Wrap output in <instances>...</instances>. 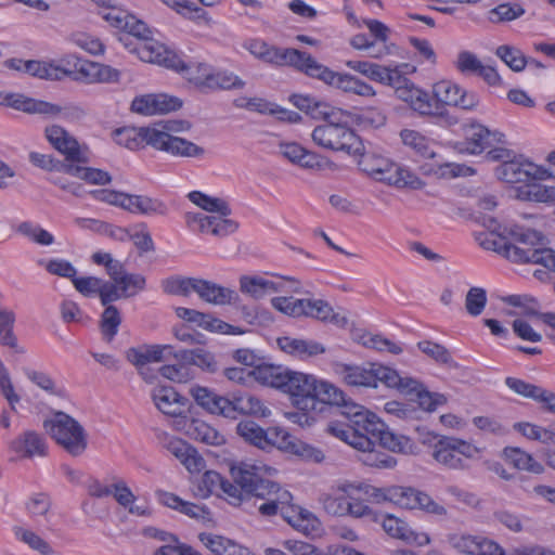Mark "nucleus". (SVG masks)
<instances>
[{
	"label": "nucleus",
	"mask_w": 555,
	"mask_h": 555,
	"mask_svg": "<svg viewBox=\"0 0 555 555\" xmlns=\"http://www.w3.org/2000/svg\"><path fill=\"white\" fill-rule=\"evenodd\" d=\"M338 406L347 423H328L327 431L333 436L361 451L370 450L378 443L392 452L415 453L416 446L411 438L390 431L376 414L364 406L346 399Z\"/></svg>",
	"instance_id": "obj_1"
},
{
	"label": "nucleus",
	"mask_w": 555,
	"mask_h": 555,
	"mask_svg": "<svg viewBox=\"0 0 555 555\" xmlns=\"http://www.w3.org/2000/svg\"><path fill=\"white\" fill-rule=\"evenodd\" d=\"M332 365L334 372L340 376L345 384L353 387L376 388L380 383L410 397L412 401L417 402L420 409L424 412H434L447 402L444 395L430 392L417 379L401 377L396 370L379 363L369 362L357 365L336 361Z\"/></svg>",
	"instance_id": "obj_2"
},
{
	"label": "nucleus",
	"mask_w": 555,
	"mask_h": 555,
	"mask_svg": "<svg viewBox=\"0 0 555 555\" xmlns=\"http://www.w3.org/2000/svg\"><path fill=\"white\" fill-rule=\"evenodd\" d=\"M272 470L274 469L264 464L243 461L230 466V475L247 495L263 501L258 506L262 516L280 514L289 525L297 527L298 521L306 518L304 511L292 503L293 495L288 490L268 478Z\"/></svg>",
	"instance_id": "obj_3"
},
{
	"label": "nucleus",
	"mask_w": 555,
	"mask_h": 555,
	"mask_svg": "<svg viewBox=\"0 0 555 555\" xmlns=\"http://www.w3.org/2000/svg\"><path fill=\"white\" fill-rule=\"evenodd\" d=\"M492 245L512 262L541 264L555 272V251L546 247L545 237L537 230L520 225L504 228Z\"/></svg>",
	"instance_id": "obj_4"
},
{
	"label": "nucleus",
	"mask_w": 555,
	"mask_h": 555,
	"mask_svg": "<svg viewBox=\"0 0 555 555\" xmlns=\"http://www.w3.org/2000/svg\"><path fill=\"white\" fill-rule=\"evenodd\" d=\"M283 391L292 397L294 405L301 411H321L319 404L338 406L345 402V395L340 389L300 372H291Z\"/></svg>",
	"instance_id": "obj_5"
},
{
	"label": "nucleus",
	"mask_w": 555,
	"mask_h": 555,
	"mask_svg": "<svg viewBox=\"0 0 555 555\" xmlns=\"http://www.w3.org/2000/svg\"><path fill=\"white\" fill-rule=\"evenodd\" d=\"M128 22L124 31L141 40L135 51L143 62L155 63L181 73L189 70V66L177 53L150 38L151 30L143 21L130 15Z\"/></svg>",
	"instance_id": "obj_6"
},
{
	"label": "nucleus",
	"mask_w": 555,
	"mask_h": 555,
	"mask_svg": "<svg viewBox=\"0 0 555 555\" xmlns=\"http://www.w3.org/2000/svg\"><path fill=\"white\" fill-rule=\"evenodd\" d=\"M44 430L72 456H80L88 447V434L83 426L63 411H53L43 421Z\"/></svg>",
	"instance_id": "obj_7"
},
{
	"label": "nucleus",
	"mask_w": 555,
	"mask_h": 555,
	"mask_svg": "<svg viewBox=\"0 0 555 555\" xmlns=\"http://www.w3.org/2000/svg\"><path fill=\"white\" fill-rule=\"evenodd\" d=\"M313 142L326 150L357 155L363 150V143L357 133L345 124L328 120L315 127L311 133Z\"/></svg>",
	"instance_id": "obj_8"
},
{
	"label": "nucleus",
	"mask_w": 555,
	"mask_h": 555,
	"mask_svg": "<svg viewBox=\"0 0 555 555\" xmlns=\"http://www.w3.org/2000/svg\"><path fill=\"white\" fill-rule=\"evenodd\" d=\"M304 74L311 78L319 79L322 82L331 87H335L346 93L366 98L374 96L376 94L372 86L350 74L332 70L327 66L319 63L312 55H310L308 64H306Z\"/></svg>",
	"instance_id": "obj_9"
},
{
	"label": "nucleus",
	"mask_w": 555,
	"mask_h": 555,
	"mask_svg": "<svg viewBox=\"0 0 555 555\" xmlns=\"http://www.w3.org/2000/svg\"><path fill=\"white\" fill-rule=\"evenodd\" d=\"M478 453L472 443L456 437L440 436L433 444L431 456L448 469H466L468 460Z\"/></svg>",
	"instance_id": "obj_10"
},
{
	"label": "nucleus",
	"mask_w": 555,
	"mask_h": 555,
	"mask_svg": "<svg viewBox=\"0 0 555 555\" xmlns=\"http://www.w3.org/2000/svg\"><path fill=\"white\" fill-rule=\"evenodd\" d=\"M245 48L258 60L276 66H291L300 73H305L310 53L294 48H278L263 40H249Z\"/></svg>",
	"instance_id": "obj_11"
},
{
	"label": "nucleus",
	"mask_w": 555,
	"mask_h": 555,
	"mask_svg": "<svg viewBox=\"0 0 555 555\" xmlns=\"http://www.w3.org/2000/svg\"><path fill=\"white\" fill-rule=\"evenodd\" d=\"M371 489H377L366 483H351L343 482L332 488L330 493L323 494L321 498L324 509L333 516H346L348 515V503L350 494L363 493L365 498L374 501L375 503H382L375 491Z\"/></svg>",
	"instance_id": "obj_12"
},
{
	"label": "nucleus",
	"mask_w": 555,
	"mask_h": 555,
	"mask_svg": "<svg viewBox=\"0 0 555 555\" xmlns=\"http://www.w3.org/2000/svg\"><path fill=\"white\" fill-rule=\"evenodd\" d=\"M150 146L165 152L175 157L201 158L205 155V149L189 141L156 128V131H147Z\"/></svg>",
	"instance_id": "obj_13"
},
{
	"label": "nucleus",
	"mask_w": 555,
	"mask_h": 555,
	"mask_svg": "<svg viewBox=\"0 0 555 555\" xmlns=\"http://www.w3.org/2000/svg\"><path fill=\"white\" fill-rule=\"evenodd\" d=\"M240 289L243 294L254 299H261L264 296L278 292L300 293V283L291 278H281L279 281H271L260 276L244 275L240 279Z\"/></svg>",
	"instance_id": "obj_14"
},
{
	"label": "nucleus",
	"mask_w": 555,
	"mask_h": 555,
	"mask_svg": "<svg viewBox=\"0 0 555 555\" xmlns=\"http://www.w3.org/2000/svg\"><path fill=\"white\" fill-rule=\"evenodd\" d=\"M231 478L233 477L231 476ZM198 492L203 498H207L214 493L218 495L222 493L233 505H238L245 498H249L241 485L224 479L215 470H207L203 474L198 483Z\"/></svg>",
	"instance_id": "obj_15"
},
{
	"label": "nucleus",
	"mask_w": 555,
	"mask_h": 555,
	"mask_svg": "<svg viewBox=\"0 0 555 555\" xmlns=\"http://www.w3.org/2000/svg\"><path fill=\"white\" fill-rule=\"evenodd\" d=\"M447 541L452 548L465 555H506L496 542L481 535L450 533Z\"/></svg>",
	"instance_id": "obj_16"
},
{
	"label": "nucleus",
	"mask_w": 555,
	"mask_h": 555,
	"mask_svg": "<svg viewBox=\"0 0 555 555\" xmlns=\"http://www.w3.org/2000/svg\"><path fill=\"white\" fill-rule=\"evenodd\" d=\"M371 490L378 493L376 495L380 498V502L389 501L400 507L409 509L420 508L424 511L425 505L428 504L431 499L427 493L413 488L393 486Z\"/></svg>",
	"instance_id": "obj_17"
},
{
	"label": "nucleus",
	"mask_w": 555,
	"mask_h": 555,
	"mask_svg": "<svg viewBox=\"0 0 555 555\" xmlns=\"http://www.w3.org/2000/svg\"><path fill=\"white\" fill-rule=\"evenodd\" d=\"M495 173L499 179L507 183L528 182L531 179H544L546 171L530 162H503Z\"/></svg>",
	"instance_id": "obj_18"
},
{
	"label": "nucleus",
	"mask_w": 555,
	"mask_h": 555,
	"mask_svg": "<svg viewBox=\"0 0 555 555\" xmlns=\"http://www.w3.org/2000/svg\"><path fill=\"white\" fill-rule=\"evenodd\" d=\"M46 137L50 144L65 156L66 163L74 164L86 162V157L80 152L77 140L63 127L57 125L47 127Z\"/></svg>",
	"instance_id": "obj_19"
},
{
	"label": "nucleus",
	"mask_w": 555,
	"mask_h": 555,
	"mask_svg": "<svg viewBox=\"0 0 555 555\" xmlns=\"http://www.w3.org/2000/svg\"><path fill=\"white\" fill-rule=\"evenodd\" d=\"M346 65L366 78L383 83L385 86H389V83L398 82L399 79V68H408V64H402L400 66H395L393 68L383 66L377 63H372L367 61H348Z\"/></svg>",
	"instance_id": "obj_20"
},
{
	"label": "nucleus",
	"mask_w": 555,
	"mask_h": 555,
	"mask_svg": "<svg viewBox=\"0 0 555 555\" xmlns=\"http://www.w3.org/2000/svg\"><path fill=\"white\" fill-rule=\"evenodd\" d=\"M0 105L12 107L27 114H55L60 109L56 104L28 98L21 93H0Z\"/></svg>",
	"instance_id": "obj_21"
},
{
	"label": "nucleus",
	"mask_w": 555,
	"mask_h": 555,
	"mask_svg": "<svg viewBox=\"0 0 555 555\" xmlns=\"http://www.w3.org/2000/svg\"><path fill=\"white\" fill-rule=\"evenodd\" d=\"M280 153L291 163L305 169L321 170L325 166V158L314 152L306 150L296 142H282Z\"/></svg>",
	"instance_id": "obj_22"
},
{
	"label": "nucleus",
	"mask_w": 555,
	"mask_h": 555,
	"mask_svg": "<svg viewBox=\"0 0 555 555\" xmlns=\"http://www.w3.org/2000/svg\"><path fill=\"white\" fill-rule=\"evenodd\" d=\"M190 395L197 405L210 414L228 418L230 398L218 395L214 390L194 385L190 388Z\"/></svg>",
	"instance_id": "obj_23"
},
{
	"label": "nucleus",
	"mask_w": 555,
	"mask_h": 555,
	"mask_svg": "<svg viewBox=\"0 0 555 555\" xmlns=\"http://www.w3.org/2000/svg\"><path fill=\"white\" fill-rule=\"evenodd\" d=\"M194 293L203 301L215 306L230 305L238 299L235 291L204 279H197Z\"/></svg>",
	"instance_id": "obj_24"
},
{
	"label": "nucleus",
	"mask_w": 555,
	"mask_h": 555,
	"mask_svg": "<svg viewBox=\"0 0 555 555\" xmlns=\"http://www.w3.org/2000/svg\"><path fill=\"white\" fill-rule=\"evenodd\" d=\"M10 449L23 457L47 455V441L44 437L35 430H25L10 442Z\"/></svg>",
	"instance_id": "obj_25"
},
{
	"label": "nucleus",
	"mask_w": 555,
	"mask_h": 555,
	"mask_svg": "<svg viewBox=\"0 0 555 555\" xmlns=\"http://www.w3.org/2000/svg\"><path fill=\"white\" fill-rule=\"evenodd\" d=\"M503 134L491 132L479 124H472L465 128L466 151L470 154H480L486 149L501 142Z\"/></svg>",
	"instance_id": "obj_26"
},
{
	"label": "nucleus",
	"mask_w": 555,
	"mask_h": 555,
	"mask_svg": "<svg viewBox=\"0 0 555 555\" xmlns=\"http://www.w3.org/2000/svg\"><path fill=\"white\" fill-rule=\"evenodd\" d=\"M270 413V410L262 404L261 400L250 393H234L230 398L228 418L236 420L242 414L267 417Z\"/></svg>",
	"instance_id": "obj_27"
},
{
	"label": "nucleus",
	"mask_w": 555,
	"mask_h": 555,
	"mask_svg": "<svg viewBox=\"0 0 555 555\" xmlns=\"http://www.w3.org/2000/svg\"><path fill=\"white\" fill-rule=\"evenodd\" d=\"M276 344L282 351L300 360H306L325 352V347L322 344L310 339L284 336L279 337Z\"/></svg>",
	"instance_id": "obj_28"
},
{
	"label": "nucleus",
	"mask_w": 555,
	"mask_h": 555,
	"mask_svg": "<svg viewBox=\"0 0 555 555\" xmlns=\"http://www.w3.org/2000/svg\"><path fill=\"white\" fill-rule=\"evenodd\" d=\"M357 155H360L358 165L363 172L378 181L386 182V178L393 167V162L376 153L364 152V149Z\"/></svg>",
	"instance_id": "obj_29"
},
{
	"label": "nucleus",
	"mask_w": 555,
	"mask_h": 555,
	"mask_svg": "<svg viewBox=\"0 0 555 555\" xmlns=\"http://www.w3.org/2000/svg\"><path fill=\"white\" fill-rule=\"evenodd\" d=\"M292 371L280 365L259 364L251 371L254 378L262 385L271 386L283 391Z\"/></svg>",
	"instance_id": "obj_30"
},
{
	"label": "nucleus",
	"mask_w": 555,
	"mask_h": 555,
	"mask_svg": "<svg viewBox=\"0 0 555 555\" xmlns=\"http://www.w3.org/2000/svg\"><path fill=\"white\" fill-rule=\"evenodd\" d=\"M177 360L195 365L204 372L214 374L220 370V365L216 356L207 349L195 348L192 350H180L175 354Z\"/></svg>",
	"instance_id": "obj_31"
},
{
	"label": "nucleus",
	"mask_w": 555,
	"mask_h": 555,
	"mask_svg": "<svg viewBox=\"0 0 555 555\" xmlns=\"http://www.w3.org/2000/svg\"><path fill=\"white\" fill-rule=\"evenodd\" d=\"M120 207L130 212H139L143 215H166L167 212L166 205L156 198L126 193L124 202L120 203Z\"/></svg>",
	"instance_id": "obj_32"
},
{
	"label": "nucleus",
	"mask_w": 555,
	"mask_h": 555,
	"mask_svg": "<svg viewBox=\"0 0 555 555\" xmlns=\"http://www.w3.org/2000/svg\"><path fill=\"white\" fill-rule=\"evenodd\" d=\"M152 398L157 409L169 416L182 415V397L171 387H158L152 392Z\"/></svg>",
	"instance_id": "obj_33"
},
{
	"label": "nucleus",
	"mask_w": 555,
	"mask_h": 555,
	"mask_svg": "<svg viewBox=\"0 0 555 555\" xmlns=\"http://www.w3.org/2000/svg\"><path fill=\"white\" fill-rule=\"evenodd\" d=\"M157 127H122L113 132L114 140L117 144L125 146L129 150H138L143 143L150 145L147 131H156Z\"/></svg>",
	"instance_id": "obj_34"
},
{
	"label": "nucleus",
	"mask_w": 555,
	"mask_h": 555,
	"mask_svg": "<svg viewBox=\"0 0 555 555\" xmlns=\"http://www.w3.org/2000/svg\"><path fill=\"white\" fill-rule=\"evenodd\" d=\"M305 317L313 318L322 322H330L339 326L348 323L346 317L336 313L333 307L323 299H308Z\"/></svg>",
	"instance_id": "obj_35"
},
{
	"label": "nucleus",
	"mask_w": 555,
	"mask_h": 555,
	"mask_svg": "<svg viewBox=\"0 0 555 555\" xmlns=\"http://www.w3.org/2000/svg\"><path fill=\"white\" fill-rule=\"evenodd\" d=\"M14 312L0 307V345L13 350L14 353L24 354L26 349L18 344L14 334Z\"/></svg>",
	"instance_id": "obj_36"
},
{
	"label": "nucleus",
	"mask_w": 555,
	"mask_h": 555,
	"mask_svg": "<svg viewBox=\"0 0 555 555\" xmlns=\"http://www.w3.org/2000/svg\"><path fill=\"white\" fill-rule=\"evenodd\" d=\"M400 138L404 146L412 150L418 157L434 158L436 156L435 143L418 131L403 129L400 132Z\"/></svg>",
	"instance_id": "obj_37"
},
{
	"label": "nucleus",
	"mask_w": 555,
	"mask_h": 555,
	"mask_svg": "<svg viewBox=\"0 0 555 555\" xmlns=\"http://www.w3.org/2000/svg\"><path fill=\"white\" fill-rule=\"evenodd\" d=\"M186 434L209 446H220L224 442L223 436L216 428L199 420L193 418L186 424Z\"/></svg>",
	"instance_id": "obj_38"
},
{
	"label": "nucleus",
	"mask_w": 555,
	"mask_h": 555,
	"mask_svg": "<svg viewBox=\"0 0 555 555\" xmlns=\"http://www.w3.org/2000/svg\"><path fill=\"white\" fill-rule=\"evenodd\" d=\"M65 173L75 176L92 184L104 185L112 181V177L107 171L90 167H81L74 164H61Z\"/></svg>",
	"instance_id": "obj_39"
},
{
	"label": "nucleus",
	"mask_w": 555,
	"mask_h": 555,
	"mask_svg": "<svg viewBox=\"0 0 555 555\" xmlns=\"http://www.w3.org/2000/svg\"><path fill=\"white\" fill-rule=\"evenodd\" d=\"M377 522L382 524L383 529L392 538L401 539L406 542L416 540V534L411 530L409 525L390 514L378 515Z\"/></svg>",
	"instance_id": "obj_40"
},
{
	"label": "nucleus",
	"mask_w": 555,
	"mask_h": 555,
	"mask_svg": "<svg viewBox=\"0 0 555 555\" xmlns=\"http://www.w3.org/2000/svg\"><path fill=\"white\" fill-rule=\"evenodd\" d=\"M188 197L193 204L214 215L222 214L230 216L232 212L228 202L219 197L209 196L201 191L190 192Z\"/></svg>",
	"instance_id": "obj_41"
},
{
	"label": "nucleus",
	"mask_w": 555,
	"mask_h": 555,
	"mask_svg": "<svg viewBox=\"0 0 555 555\" xmlns=\"http://www.w3.org/2000/svg\"><path fill=\"white\" fill-rule=\"evenodd\" d=\"M24 73L47 80H60L69 72L41 61L29 60L22 64Z\"/></svg>",
	"instance_id": "obj_42"
},
{
	"label": "nucleus",
	"mask_w": 555,
	"mask_h": 555,
	"mask_svg": "<svg viewBox=\"0 0 555 555\" xmlns=\"http://www.w3.org/2000/svg\"><path fill=\"white\" fill-rule=\"evenodd\" d=\"M504 455L518 469H525L533 474H541L544 470L543 466L529 453L518 448H505Z\"/></svg>",
	"instance_id": "obj_43"
},
{
	"label": "nucleus",
	"mask_w": 555,
	"mask_h": 555,
	"mask_svg": "<svg viewBox=\"0 0 555 555\" xmlns=\"http://www.w3.org/2000/svg\"><path fill=\"white\" fill-rule=\"evenodd\" d=\"M418 349L435 362L457 369L459 364L453 360L451 352L442 345L431 340H423L417 344Z\"/></svg>",
	"instance_id": "obj_44"
},
{
	"label": "nucleus",
	"mask_w": 555,
	"mask_h": 555,
	"mask_svg": "<svg viewBox=\"0 0 555 555\" xmlns=\"http://www.w3.org/2000/svg\"><path fill=\"white\" fill-rule=\"evenodd\" d=\"M222 214L209 215L205 233L220 238L235 233L238 229V222Z\"/></svg>",
	"instance_id": "obj_45"
},
{
	"label": "nucleus",
	"mask_w": 555,
	"mask_h": 555,
	"mask_svg": "<svg viewBox=\"0 0 555 555\" xmlns=\"http://www.w3.org/2000/svg\"><path fill=\"white\" fill-rule=\"evenodd\" d=\"M386 182L398 188L409 186L415 190L422 189L424 185L423 181L415 173L396 163L386 178Z\"/></svg>",
	"instance_id": "obj_46"
},
{
	"label": "nucleus",
	"mask_w": 555,
	"mask_h": 555,
	"mask_svg": "<svg viewBox=\"0 0 555 555\" xmlns=\"http://www.w3.org/2000/svg\"><path fill=\"white\" fill-rule=\"evenodd\" d=\"M121 317L115 306H107L101 314L100 330L103 339L111 343L118 333Z\"/></svg>",
	"instance_id": "obj_47"
},
{
	"label": "nucleus",
	"mask_w": 555,
	"mask_h": 555,
	"mask_svg": "<svg viewBox=\"0 0 555 555\" xmlns=\"http://www.w3.org/2000/svg\"><path fill=\"white\" fill-rule=\"evenodd\" d=\"M197 278L170 276L162 282L164 293L168 295L189 297L194 293Z\"/></svg>",
	"instance_id": "obj_48"
},
{
	"label": "nucleus",
	"mask_w": 555,
	"mask_h": 555,
	"mask_svg": "<svg viewBox=\"0 0 555 555\" xmlns=\"http://www.w3.org/2000/svg\"><path fill=\"white\" fill-rule=\"evenodd\" d=\"M514 428L528 439L546 446L555 444V429L543 428L531 423H516Z\"/></svg>",
	"instance_id": "obj_49"
},
{
	"label": "nucleus",
	"mask_w": 555,
	"mask_h": 555,
	"mask_svg": "<svg viewBox=\"0 0 555 555\" xmlns=\"http://www.w3.org/2000/svg\"><path fill=\"white\" fill-rule=\"evenodd\" d=\"M206 85L211 88H219L223 90L242 89L245 87V81L238 76L230 72H218L216 74H204Z\"/></svg>",
	"instance_id": "obj_50"
},
{
	"label": "nucleus",
	"mask_w": 555,
	"mask_h": 555,
	"mask_svg": "<svg viewBox=\"0 0 555 555\" xmlns=\"http://www.w3.org/2000/svg\"><path fill=\"white\" fill-rule=\"evenodd\" d=\"M271 305L278 311L292 317H305L306 306L308 299H294L293 297H274L271 299Z\"/></svg>",
	"instance_id": "obj_51"
},
{
	"label": "nucleus",
	"mask_w": 555,
	"mask_h": 555,
	"mask_svg": "<svg viewBox=\"0 0 555 555\" xmlns=\"http://www.w3.org/2000/svg\"><path fill=\"white\" fill-rule=\"evenodd\" d=\"M236 433L246 442L264 450L263 436H266V429L260 427L253 421H242L236 425Z\"/></svg>",
	"instance_id": "obj_52"
},
{
	"label": "nucleus",
	"mask_w": 555,
	"mask_h": 555,
	"mask_svg": "<svg viewBox=\"0 0 555 555\" xmlns=\"http://www.w3.org/2000/svg\"><path fill=\"white\" fill-rule=\"evenodd\" d=\"M495 54L514 72H521L527 65V59L518 48L507 44L500 46L496 48Z\"/></svg>",
	"instance_id": "obj_53"
},
{
	"label": "nucleus",
	"mask_w": 555,
	"mask_h": 555,
	"mask_svg": "<svg viewBox=\"0 0 555 555\" xmlns=\"http://www.w3.org/2000/svg\"><path fill=\"white\" fill-rule=\"evenodd\" d=\"M264 450L268 448H278L291 452V447L296 442L293 437L283 428L269 427L263 436Z\"/></svg>",
	"instance_id": "obj_54"
},
{
	"label": "nucleus",
	"mask_w": 555,
	"mask_h": 555,
	"mask_svg": "<svg viewBox=\"0 0 555 555\" xmlns=\"http://www.w3.org/2000/svg\"><path fill=\"white\" fill-rule=\"evenodd\" d=\"M15 537L26 543L30 548L39 552L41 555H52L53 550L50 544L31 530L22 527H14Z\"/></svg>",
	"instance_id": "obj_55"
},
{
	"label": "nucleus",
	"mask_w": 555,
	"mask_h": 555,
	"mask_svg": "<svg viewBox=\"0 0 555 555\" xmlns=\"http://www.w3.org/2000/svg\"><path fill=\"white\" fill-rule=\"evenodd\" d=\"M17 232L41 246H50L54 243V236L50 232L29 221L21 222Z\"/></svg>",
	"instance_id": "obj_56"
},
{
	"label": "nucleus",
	"mask_w": 555,
	"mask_h": 555,
	"mask_svg": "<svg viewBox=\"0 0 555 555\" xmlns=\"http://www.w3.org/2000/svg\"><path fill=\"white\" fill-rule=\"evenodd\" d=\"M524 13L525 10L520 4L502 3L489 11V21L494 24L511 22L520 17Z\"/></svg>",
	"instance_id": "obj_57"
},
{
	"label": "nucleus",
	"mask_w": 555,
	"mask_h": 555,
	"mask_svg": "<svg viewBox=\"0 0 555 555\" xmlns=\"http://www.w3.org/2000/svg\"><path fill=\"white\" fill-rule=\"evenodd\" d=\"M505 384L519 396L540 402L545 389L515 377H507Z\"/></svg>",
	"instance_id": "obj_58"
},
{
	"label": "nucleus",
	"mask_w": 555,
	"mask_h": 555,
	"mask_svg": "<svg viewBox=\"0 0 555 555\" xmlns=\"http://www.w3.org/2000/svg\"><path fill=\"white\" fill-rule=\"evenodd\" d=\"M116 284L124 295V298H129L145 288L146 280L142 274L127 272Z\"/></svg>",
	"instance_id": "obj_59"
},
{
	"label": "nucleus",
	"mask_w": 555,
	"mask_h": 555,
	"mask_svg": "<svg viewBox=\"0 0 555 555\" xmlns=\"http://www.w3.org/2000/svg\"><path fill=\"white\" fill-rule=\"evenodd\" d=\"M487 304V292L482 287H470L466 294L465 308L468 314L477 317L481 314Z\"/></svg>",
	"instance_id": "obj_60"
},
{
	"label": "nucleus",
	"mask_w": 555,
	"mask_h": 555,
	"mask_svg": "<svg viewBox=\"0 0 555 555\" xmlns=\"http://www.w3.org/2000/svg\"><path fill=\"white\" fill-rule=\"evenodd\" d=\"M178 361V364H169L162 366L159 369V373L163 377L169 380L176 383H186L193 377L190 364L181 360Z\"/></svg>",
	"instance_id": "obj_61"
},
{
	"label": "nucleus",
	"mask_w": 555,
	"mask_h": 555,
	"mask_svg": "<svg viewBox=\"0 0 555 555\" xmlns=\"http://www.w3.org/2000/svg\"><path fill=\"white\" fill-rule=\"evenodd\" d=\"M38 264L43 266L52 275L70 279L72 281L77 274L76 268L65 259L39 260Z\"/></svg>",
	"instance_id": "obj_62"
},
{
	"label": "nucleus",
	"mask_w": 555,
	"mask_h": 555,
	"mask_svg": "<svg viewBox=\"0 0 555 555\" xmlns=\"http://www.w3.org/2000/svg\"><path fill=\"white\" fill-rule=\"evenodd\" d=\"M22 371L31 383L42 390L51 395H61V390L57 389L55 382L48 373L36 371L30 367H23Z\"/></svg>",
	"instance_id": "obj_63"
},
{
	"label": "nucleus",
	"mask_w": 555,
	"mask_h": 555,
	"mask_svg": "<svg viewBox=\"0 0 555 555\" xmlns=\"http://www.w3.org/2000/svg\"><path fill=\"white\" fill-rule=\"evenodd\" d=\"M460 88V86L451 81L441 80L434 85L433 92L437 102L446 105H454V103H456Z\"/></svg>",
	"instance_id": "obj_64"
}]
</instances>
